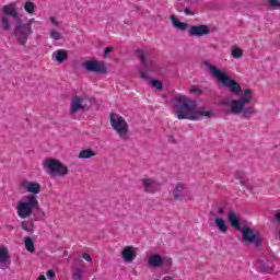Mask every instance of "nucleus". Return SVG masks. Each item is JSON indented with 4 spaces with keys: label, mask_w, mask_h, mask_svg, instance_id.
<instances>
[{
    "label": "nucleus",
    "mask_w": 280,
    "mask_h": 280,
    "mask_svg": "<svg viewBox=\"0 0 280 280\" xmlns=\"http://www.w3.org/2000/svg\"><path fill=\"white\" fill-rule=\"evenodd\" d=\"M173 113L177 119H189L199 121L202 117H211V112L198 109V103L184 94H176L173 97Z\"/></svg>",
    "instance_id": "obj_1"
},
{
    "label": "nucleus",
    "mask_w": 280,
    "mask_h": 280,
    "mask_svg": "<svg viewBox=\"0 0 280 280\" xmlns=\"http://www.w3.org/2000/svg\"><path fill=\"white\" fill-rule=\"evenodd\" d=\"M206 67L213 78L221 82L226 89H230L231 93H234V95H240V93H242V85H240V83H237L235 80L231 79L226 72L218 69L211 63H206Z\"/></svg>",
    "instance_id": "obj_2"
},
{
    "label": "nucleus",
    "mask_w": 280,
    "mask_h": 280,
    "mask_svg": "<svg viewBox=\"0 0 280 280\" xmlns=\"http://www.w3.org/2000/svg\"><path fill=\"white\" fill-rule=\"evenodd\" d=\"M43 168L49 176H67L69 174V167L56 159L45 160Z\"/></svg>",
    "instance_id": "obj_3"
},
{
    "label": "nucleus",
    "mask_w": 280,
    "mask_h": 280,
    "mask_svg": "<svg viewBox=\"0 0 280 280\" xmlns=\"http://www.w3.org/2000/svg\"><path fill=\"white\" fill-rule=\"evenodd\" d=\"M36 207H38V199H36V195H30L27 197V201H20L16 206L19 218L22 220L30 218Z\"/></svg>",
    "instance_id": "obj_4"
},
{
    "label": "nucleus",
    "mask_w": 280,
    "mask_h": 280,
    "mask_svg": "<svg viewBox=\"0 0 280 280\" xmlns=\"http://www.w3.org/2000/svg\"><path fill=\"white\" fill-rule=\"evenodd\" d=\"M253 102V90L246 89L238 100H233L230 103V112L232 115H240L242 113V108L246 106V104H250Z\"/></svg>",
    "instance_id": "obj_5"
},
{
    "label": "nucleus",
    "mask_w": 280,
    "mask_h": 280,
    "mask_svg": "<svg viewBox=\"0 0 280 280\" xmlns=\"http://www.w3.org/2000/svg\"><path fill=\"white\" fill-rule=\"evenodd\" d=\"M110 126L120 139H126V135H128V122L124 117L118 114H110Z\"/></svg>",
    "instance_id": "obj_6"
},
{
    "label": "nucleus",
    "mask_w": 280,
    "mask_h": 280,
    "mask_svg": "<svg viewBox=\"0 0 280 280\" xmlns=\"http://www.w3.org/2000/svg\"><path fill=\"white\" fill-rule=\"evenodd\" d=\"M34 34L32 26L30 24H18L15 26L14 36L18 38L20 45H26L27 37Z\"/></svg>",
    "instance_id": "obj_7"
},
{
    "label": "nucleus",
    "mask_w": 280,
    "mask_h": 280,
    "mask_svg": "<svg viewBox=\"0 0 280 280\" xmlns=\"http://www.w3.org/2000/svg\"><path fill=\"white\" fill-rule=\"evenodd\" d=\"M243 242L245 244H255V246H261V237L250 226H243L241 229Z\"/></svg>",
    "instance_id": "obj_8"
},
{
    "label": "nucleus",
    "mask_w": 280,
    "mask_h": 280,
    "mask_svg": "<svg viewBox=\"0 0 280 280\" xmlns=\"http://www.w3.org/2000/svg\"><path fill=\"white\" fill-rule=\"evenodd\" d=\"M88 106L86 96L74 95L70 103V113L75 115L79 110H86Z\"/></svg>",
    "instance_id": "obj_9"
},
{
    "label": "nucleus",
    "mask_w": 280,
    "mask_h": 280,
    "mask_svg": "<svg viewBox=\"0 0 280 280\" xmlns=\"http://www.w3.org/2000/svg\"><path fill=\"white\" fill-rule=\"evenodd\" d=\"M174 200H191V194L187 190V186L183 183H178L173 190Z\"/></svg>",
    "instance_id": "obj_10"
},
{
    "label": "nucleus",
    "mask_w": 280,
    "mask_h": 280,
    "mask_svg": "<svg viewBox=\"0 0 280 280\" xmlns=\"http://www.w3.org/2000/svg\"><path fill=\"white\" fill-rule=\"evenodd\" d=\"M83 67L89 73H106V66L104 62L94 59L83 62Z\"/></svg>",
    "instance_id": "obj_11"
},
{
    "label": "nucleus",
    "mask_w": 280,
    "mask_h": 280,
    "mask_svg": "<svg viewBox=\"0 0 280 280\" xmlns=\"http://www.w3.org/2000/svg\"><path fill=\"white\" fill-rule=\"evenodd\" d=\"M141 185L144 194H156V191H159V187H161V184L152 177L142 178Z\"/></svg>",
    "instance_id": "obj_12"
},
{
    "label": "nucleus",
    "mask_w": 280,
    "mask_h": 280,
    "mask_svg": "<svg viewBox=\"0 0 280 280\" xmlns=\"http://www.w3.org/2000/svg\"><path fill=\"white\" fill-rule=\"evenodd\" d=\"M210 32L207 25H191L188 27V36L190 37L207 36Z\"/></svg>",
    "instance_id": "obj_13"
},
{
    "label": "nucleus",
    "mask_w": 280,
    "mask_h": 280,
    "mask_svg": "<svg viewBox=\"0 0 280 280\" xmlns=\"http://www.w3.org/2000/svg\"><path fill=\"white\" fill-rule=\"evenodd\" d=\"M148 264L151 268H163V266H165V260L163 257H161V255L152 254L148 258Z\"/></svg>",
    "instance_id": "obj_14"
},
{
    "label": "nucleus",
    "mask_w": 280,
    "mask_h": 280,
    "mask_svg": "<svg viewBox=\"0 0 280 280\" xmlns=\"http://www.w3.org/2000/svg\"><path fill=\"white\" fill-rule=\"evenodd\" d=\"M21 187H24L28 194H40V184L38 183L23 180L21 182Z\"/></svg>",
    "instance_id": "obj_15"
},
{
    "label": "nucleus",
    "mask_w": 280,
    "mask_h": 280,
    "mask_svg": "<svg viewBox=\"0 0 280 280\" xmlns=\"http://www.w3.org/2000/svg\"><path fill=\"white\" fill-rule=\"evenodd\" d=\"M121 257L124 261H135L137 257V252H135V247L126 246L121 252Z\"/></svg>",
    "instance_id": "obj_16"
},
{
    "label": "nucleus",
    "mask_w": 280,
    "mask_h": 280,
    "mask_svg": "<svg viewBox=\"0 0 280 280\" xmlns=\"http://www.w3.org/2000/svg\"><path fill=\"white\" fill-rule=\"evenodd\" d=\"M136 56L139 58L141 65L147 69L148 71H152V61H149L145 59V51L143 50H137Z\"/></svg>",
    "instance_id": "obj_17"
},
{
    "label": "nucleus",
    "mask_w": 280,
    "mask_h": 280,
    "mask_svg": "<svg viewBox=\"0 0 280 280\" xmlns=\"http://www.w3.org/2000/svg\"><path fill=\"white\" fill-rule=\"evenodd\" d=\"M240 115H242V119H250L253 115H257V109L253 106H245L243 105V108L241 109Z\"/></svg>",
    "instance_id": "obj_18"
},
{
    "label": "nucleus",
    "mask_w": 280,
    "mask_h": 280,
    "mask_svg": "<svg viewBox=\"0 0 280 280\" xmlns=\"http://www.w3.org/2000/svg\"><path fill=\"white\" fill-rule=\"evenodd\" d=\"M2 12L7 16H12V19H19V12H16V9H14V4H5L2 8Z\"/></svg>",
    "instance_id": "obj_19"
},
{
    "label": "nucleus",
    "mask_w": 280,
    "mask_h": 280,
    "mask_svg": "<svg viewBox=\"0 0 280 280\" xmlns=\"http://www.w3.org/2000/svg\"><path fill=\"white\" fill-rule=\"evenodd\" d=\"M55 60H57L59 65H62V62L69 60V52L65 49H58L55 55Z\"/></svg>",
    "instance_id": "obj_20"
},
{
    "label": "nucleus",
    "mask_w": 280,
    "mask_h": 280,
    "mask_svg": "<svg viewBox=\"0 0 280 280\" xmlns=\"http://www.w3.org/2000/svg\"><path fill=\"white\" fill-rule=\"evenodd\" d=\"M214 224L220 233H228L229 226L226 225V221L220 217L214 219Z\"/></svg>",
    "instance_id": "obj_21"
},
{
    "label": "nucleus",
    "mask_w": 280,
    "mask_h": 280,
    "mask_svg": "<svg viewBox=\"0 0 280 280\" xmlns=\"http://www.w3.org/2000/svg\"><path fill=\"white\" fill-rule=\"evenodd\" d=\"M228 220L230 224L234 226V229H236L237 231L242 230V225L240 223V220L237 219V214H235L234 212H230L228 215Z\"/></svg>",
    "instance_id": "obj_22"
},
{
    "label": "nucleus",
    "mask_w": 280,
    "mask_h": 280,
    "mask_svg": "<svg viewBox=\"0 0 280 280\" xmlns=\"http://www.w3.org/2000/svg\"><path fill=\"white\" fill-rule=\"evenodd\" d=\"M171 21L174 27H176L177 30H182V32H185V30H187L188 27L187 23L178 21V19H176V16L174 15L171 16Z\"/></svg>",
    "instance_id": "obj_23"
},
{
    "label": "nucleus",
    "mask_w": 280,
    "mask_h": 280,
    "mask_svg": "<svg viewBox=\"0 0 280 280\" xmlns=\"http://www.w3.org/2000/svg\"><path fill=\"white\" fill-rule=\"evenodd\" d=\"M95 151L93 149H84L79 152L78 159H93Z\"/></svg>",
    "instance_id": "obj_24"
},
{
    "label": "nucleus",
    "mask_w": 280,
    "mask_h": 280,
    "mask_svg": "<svg viewBox=\"0 0 280 280\" xmlns=\"http://www.w3.org/2000/svg\"><path fill=\"white\" fill-rule=\"evenodd\" d=\"M0 21H1V27L4 30V32H8L11 27L10 20L8 19L7 15H0Z\"/></svg>",
    "instance_id": "obj_25"
},
{
    "label": "nucleus",
    "mask_w": 280,
    "mask_h": 280,
    "mask_svg": "<svg viewBox=\"0 0 280 280\" xmlns=\"http://www.w3.org/2000/svg\"><path fill=\"white\" fill-rule=\"evenodd\" d=\"M24 246L26 250H28V253H34V250H36V248L34 247V241L32 240V237L25 238Z\"/></svg>",
    "instance_id": "obj_26"
},
{
    "label": "nucleus",
    "mask_w": 280,
    "mask_h": 280,
    "mask_svg": "<svg viewBox=\"0 0 280 280\" xmlns=\"http://www.w3.org/2000/svg\"><path fill=\"white\" fill-rule=\"evenodd\" d=\"M234 178H237L241 185H245L246 183V173L244 171H236L234 174Z\"/></svg>",
    "instance_id": "obj_27"
},
{
    "label": "nucleus",
    "mask_w": 280,
    "mask_h": 280,
    "mask_svg": "<svg viewBox=\"0 0 280 280\" xmlns=\"http://www.w3.org/2000/svg\"><path fill=\"white\" fill-rule=\"evenodd\" d=\"M22 229H23V231H27V233H32V231L34 229V222L23 221L22 222Z\"/></svg>",
    "instance_id": "obj_28"
},
{
    "label": "nucleus",
    "mask_w": 280,
    "mask_h": 280,
    "mask_svg": "<svg viewBox=\"0 0 280 280\" xmlns=\"http://www.w3.org/2000/svg\"><path fill=\"white\" fill-rule=\"evenodd\" d=\"M35 8H36V4H34V2H32V1H27V2L24 4V10H25V12H27L28 14H34Z\"/></svg>",
    "instance_id": "obj_29"
},
{
    "label": "nucleus",
    "mask_w": 280,
    "mask_h": 280,
    "mask_svg": "<svg viewBox=\"0 0 280 280\" xmlns=\"http://www.w3.org/2000/svg\"><path fill=\"white\" fill-rule=\"evenodd\" d=\"M231 56L232 58L238 59L242 58V56H244V51L241 50L240 47H235L232 49Z\"/></svg>",
    "instance_id": "obj_30"
},
{
    "label": "nucleus",
    "mask_w": 280,
    "mask_h": 280,
    "mask_svg": "<svg viewBox=\"0 0 280 280\" xmlns=\"http://www.w3.org/2000/svg\"><path fill=\"white\" fill-rule=\"evenodd\" d=\"M49 36L52 40H60V38H62V34L56 30H50Z\"/></svg>",
    "instance_id": "obj_31"
},
{
    "label": "nucleus",
    "mask_w": 280,
    "mask_h": 280,
    "mask_svg": "<svg viewBox=\"0 0 280 280\" xmlns=\"http://www.w3.org/2000/svg\"><path fill=\"white\" fill-rule=\"evenodd\" d=\"M5 261H8V250L0 248V264H5Z\"/></svg>",
    "instance_id": "obj_32"
},
{
    "label": "nucleus",
    "mask_w": 280,
    "mask_h": 280,
    "mask_svg": "<svg viewBox=\"0 0 280 280\" xmlns=\"http://www.w3.org/2000/svg\"><path fill=\"white\" fill-rule=\"evenodd\" d=\"M151 84L156 91H161L163 89V83H161L159 80H152Z\"/></svg>",
    "instance_id": "obj_33"
},
{
    "label": "nucleus",
    "mask_w": 280,
    "mask_h": 280,
    "mask_svg": "<svg viewBox=\"0 0 280 280\" xmlns=\"http://www.w3.org/2000/svg\"><path fill=\"white\" fill-rule=\"evenodd\" d=\"M73 279L82 280V271H81L80 269H78V270L73 273Z\"/></svg>",
    "instance_id": "obj_34"
},
{
    "label": "nucleus",
    "mask_w": 280,
    "mask_h": 280,
    "mask_svg": "<svg viewBox=\"0 0 280 280\" xmlns=\"http://www.w3.org/2000/svg\"><path fill=\"white\" fill-rule=\"evenodd\" d=\"M184 12L187 16H194L196 13L194 11H191V9H189L188 7H186L184 9Z\"/></svg>",
    "instance_id": "obj_35"
},
{
    "label": "nucleus",
    "mask_w": 280,
    "mask_h": 280,
    "mask_svg": "<svg viewBox=\"0 0 280 280\" xmlns=\"http://www.w3.org/2000/svg\"><path fill=\"white\" fill-rule=\"evenodd\" d=\"M140 78H142V80H149L150 79V74H148V72L140 70Z\"/></svg>",
    "instance_id": "obj_36"
},
{
    "label": "nucleus",
    "mask_w": 280,
    "mask_h": 280,
    "mask_svg": "<svg viewBox=\"0 0 280 280\" xmlns=\"http://www.w3.org/2000/svg\"><path fill=\"white\" fill-rule=\"evenodd\" d=\"M46 277L48 279H54V277H56V271H54V269L48 270Z\"/></svg>",
    "instance_id": "obj_37"
},
{
    "label": "nucleus",
    "mask_w": 280,
    "mask_h": 280,
    "mask_svg": "<svg viewBox=\"0 0 280 280\" xmlns=\"http://www.w3.org/2000/svg\"><path fill=\"white\" fill-rule=\"evenodd\" d=\"M269 4L272 8L280 7V0H269Z\"/></svg>",
    "instance_id": "obj_38"
},
{
    "label": "nucleus",
    "mask_w": 280,
    "mask_h": 280,
    "mask_svg": "<svg viewBox=\"0 0 280 280\" xmlns=\"http://www.w3.org/2000/svg\"><path fill=\"white\" fill-rule=\"evenodd\" d=\"M49 21H50L51 25H55L56 27H58L60 25L58 20H56L54 16H50Z\"/></svg>",
    "instance_id": "obj_39"
},
{
    "label": "nucleus",
    "mask_w": 280,
    "mask_h": 280,
    "mask_svg": "<svg viewBox=\"0 0 280 280\" xmlns=\"http://www.w3.org/2000/svg\"><path fill=\"white\" fill-rule=\"evenodd\" d=\"M82 257H83V259H85V261H89L90 264H91V261H93V258H91V255H90V254L84 253V254L82 255Z\"/></svg>",
    "instance_id": "obj_40"
},
{
    "label": "nucleus",
    "mask_w": 280,
    "mask_h": 280,
    "mask_svg": "<svg viewBox=\"0 0 280 280\" xmlns=\"http://www.w3.org/2000/svg\"><path fill=\"white\" fill-rule=\"evenodd\" d=\"M110 51H113V47H106L104 50V56H108V54H110Z\"/></svg>",
    "instance_id": "obj_41"
},
{
    "label": "nucleus",
    "mask_w": 280,
    "mask_h": 280,
    "mask_svg": "<svg viewBox=\"0 0 280 280\" xmlns=\"http://www.w3.org/2000/svg\"><path fill=\"white\" fill-rule=\"evenodd\" d=\"M190 93H200V90H198L197 88H192L190 89Z\"/></svg>",
    "instance_id": "obj_42"
},
{
    "label": "nucleus",
    "mask_w": 280,
    "mask_h": 280,
    "mask_svg": "<svg viewBox=\"0 0 280 280\" xmlns=\"http://www.w3.org/2000/svg\"><path fill=\"white\" fill-rule=\"evenodd\" d=\"M162 280H174V278L172 276H166Z\"/></svg>",
    "instance_id": "obj_43"
},
{
    "label": "nucleus",
    "mask_w": 280,
    "mask_h": 280,
    "mask_svg": "<svg viewBox=\"0 0 280 280\" xmlns=\"http://www.w3.org/2000/svg\"><path fill=\"white\" fill-rule=\"evenodd\" d=\"M275 218L278 222H280V212L276 213Z\"/></svg>",
    "instance_id": "obj_44"
},
{
    "label": "nucleus",
    "mask_w": 280,
    "mask_h": 280,
    "mask_svg": "<svg viewBox=\"0 0 280 280\" xmlns=\"http://www.w3.org/2000/svg\"><path fill=\"white\" fill-rule=\"evenodd\" d=\"M34 19H31L26 25H30V27H32V23H34Z\"/></svg>",
    "instance_id": "obj_45"
},
{
    "label": "nucleus",
    "mask_w": 280,
    "mask_h": 280,
    "mask_svg": "<svg viewBox=\"0 0 280 280\" xmlns=\"http://www.w3.org/2000/svg\"><path fill=\"white\" fill-rule=\"evenodd\" d=\"M38 280H47V278H45V276H39Z\"/></svg>",
    "instance_id": "obj_46"
},
{
    "label": "nucleus",
    "mask_w": 280,
    "mask_h": 280,
    "mask_svg": "<svg viewBox=\"0 0 280 280\" xmlns=\"http://www.w3.org/2000/svg\"><path fill=\"white\" fill-rule=\"evenodd\" d=\"M75 261H78L79 264H82V259L80 258H75Z\"/></svg>",
    "instance_id": "obj_47"
},
{
    "label": "nucleus",
    "mask_w": 280,
    "mask_h": 280,
    "mask_svg": "<svg viewBox=\"0 0 280 280\" xmlns=\"http://www.w3.org/2000/svg\"><path fill=\"white\" fill-rule=\"evenodd\" d=\"M220 213H222V209H220Z\"/></svg>",
    "instance_id": "obj_48"
}]
</instances>
